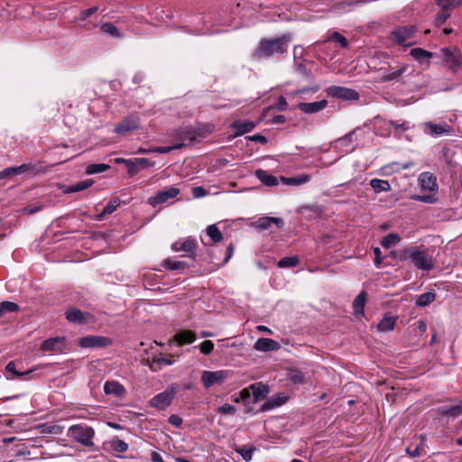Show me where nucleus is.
Wrapping results in <instances>:
<instances>
[{
  "instance_id": "obj_1",
  "label": "nucleus",
  "mask_w": 462,
  "mask_h": 462,
  "mask_svg": "<svg viewBox=\"0 0 462 462\" xmlns=\"http://www.w3.org/2000/svg\"><path fill=\"white\" fill-rule=\"evenodd\" d=\"M292 39V33L286 32L280 37L273 39H262L253 54L255 60L270 58L276 54H285L289 43Z\"/></svg>"
},
{
  "instance_id": "obj_2",
  "label": "nucleus",
  "mask_w": 462,
  "mask_h": 462,
  "mask_svg": "<svg viewBox=\"0 0 462 462\" xmlns=\"http://www.w3.org/2000/svg\"><path fill=\"white\" fill-rule=\"evenodd\" d=\"M203 137L199 130L187 125L168 131L165 134V142L172 144L174 150H179L193 145Z\"/></svg>"
},
{
  "instance_id": "obj_3",
  "label": "nucleus",
  "mask_w": 462,
  "mask_h": 462,
  "mask_svg": "<svg viewBox=\"0 0 462 462\" xmlns=\"http://www.w3.org/2000/svg\"><path fill=\"white\" fill-rule=\"evenodd\" d=\"M398 258L402 262L410 259L417 269L423 271H430L434 266L432 257L418 245L401 250Z\"/></svg>"
},
{
  "instance_id": "obj_4",
  "label": "nucleus",
  "mask_w": 462,
  "mask_h": 462,
  "mask_svg": "<svg viewBox=\"0 0 462 462\" xmlns=\"http://www.w3.org/2000/svg\"><path fill=\"white\" fill-rule=\"evenodd\" d=\"M68 436L87 448H93L95 430L88 425L74 424L68 429Z\"/></svg>"
},
{
  "instance_id": "obj_5",
  "label": "nucleus",
  "mask_w": 462,
  "mask_h": 462,
  "mask_svg": "<svg viewBox=\"0 0 462 462\" xmlns=\"http://www.w3.org/2000/svg\"><path fill=\"white\" fill-rule=\"evenodd\" d=\"M417 32L415 25L408 24L395 27L391 32L389 39L401 46H411L415 42L411 40Z\"/></svg>"
},
{
  "instance_id": "obj_6",
  "label": "nucleus",
  "mask_w": 462,
  "mask_h": 462,
  "mask_svg": "<svg viewBox=\"0 0 462 462\" xmlns=\"http://www.w3.org/2000/svg\"><path fill=\"white\" fill-rule=\"evenodd\" d=\"M178 385L171 383L163 392L156 394L148 402L151 407L156 408L158 411H164L171 405L177 393Z\"/></svg>"
},
{
  "instance_id": "obj_7",
  "label": "nucleus",
  "mask_w": 462,
  "mask_h": 462,
  "mask_svg": "<svg viewBox=\"0 0 462 462\" xmlns=\"http://www.w3.org/2000/svg\"><path fill=\"white\" fill-rule=\"evenodd\" d=\"M229 375L228 370L204 371L201 374V383L206 389H209L214 384H222Z\"/></svg>"
},
{
  "instance_id": "obj_8",
  "label": "nucleus",
  "mask_w": 462,
  "mask_h": 462,
  "mask_svg": "<svg viewBox=\"0 0 462 462\" xmlns=\"http://www.w3.org/2000/svg\"><path fill=\"white\" fill-rule=\"evenodd\" d=\"M357 129H354L348 134L342 137H339L334 141V149L342 154H346L355 151L356 144V133Z\"/></svg>"
},
{
  "instance_id": "obj_9",
  "label": "nucleus",
  "mask_w": 462,
  "mask_h": 462,
  "mask_svg": "<svg viewBox=\"0 0 462 462\" xmlns=\"http://www.w3.org/2000/svg\"><path fill=\"white\" fill-rule=\"evenodd\" d=\"M326 93L329 97L347 101H356L360 97L356 90L340 86H330L326 88Z\"/></svg>"
},
{
  "instance_id": "obj_10",
  "label": "nucleus",
  "mask_w": 462,
  "mask_h": 462,
  "mask_svg": "<svg viewBox=\"0 0 462 462\" xmlns=\"http://www.w3.org/2000/svg\"><path fill=\"white\" fill-rule=\"evenodd\" d=\"M112 339L104 336H86L79 340L83 348H105L112 345Z\"/></svg>"
},
{
  "instance_id": "obj_11",
  "label": "nucleus",
  "mask_w": 462,
  "mask_h": 462,
  "mask_svg": "<svg viewBox=\"0 0 462 462\" xmlns=\"http://www.w3.org/2000/svg\"><path fill=\"white\" fill-rule=\"evenodd\" d=\"M180 193V189L177 187H167L159 191L154 196L148 199V204L155 208L156 206L167 202L171 199L176 198Z\"/></svg>"
},
{
  "instance_id": "obj_12",
  "label": "nucleus",
  "mask_w": 462,
  "mask_h": 462,
  "mask_svg": "<svg viewBox=\"0 0 462 462\" xmlns=\"http://www.w3.org/2000/svg\"><path fill=\"white\" fill-rule=\"evenodd\" d=\"M64 315L69 323L78 325L87 324L92 319V315L89 312H83L76 307L68 308Z\"/></svg>"
},
{
  "instance_id": "obj_13",
  "label": "nucleus",
  "mask_w": 462,
  "mask_h": 462,
  "mask_svg": "<svg viewBox=\"0 0 462 462\" xmlns=\"http://www.w3.org/2000/svg\"><path fill=\"white\" fill-rule=\"evenodd\" d=\"M197 247V241L194 238L188 237L184 240H178L171 244V248L174 252L183 251L187 254L188 257L195 259Z\"/></svg>"
},
{
  "instance_id": "obj_14",
  "label": "nucleus",
  "mask_w": 462,
  "mask_h": 462,
  "mask_svg": "<svg viewBox=\"0 0 462 462\" xmlns=\"http://www.w3.org/2000/svg\"><path fill=\"white\" fill-rule=\"evenodd\" d=\"M139 127V118L135 116H131L116 124L114 131L118 134H125L126 133L137 130Z\"/></svg>"
},
{
  "instance_id": "obj_15",
  "label": "nucleus",
  "mask_w": 462,
  "mask_h": 462,
  "mask_svg": "<svg viewBox=\"0 0 462 462\" xmlns=\"http://www.w3.org/2000/svg\"><path fill=\"white\" fill-rule=\"evenodd\" d=\"M418 182L420 189L424 191L436 193L439 189L436 176L429 171L421 172L419 175Z\"/></svg>"
},
{
  "instance_id": "obj_16",
  "label": "nucleus",
  "mask_w": 462,
  "mask_h": 462,
  "mask_svg": "<svg viewBox=\"0 0 462 462\" xmlns=\"http://www.w3.org/2000/svg\"><path fill=\"white\" fill-rule=\"evenodd\" d=\"M65 347L66 338L64 337L48 338L41 345V350L53 353H61Z\"/></svg>"
},
{
  "instance_id": "obj_17",
  "label": "nucleus",
  "mask_w": 462,
  "mask_h": 462,
  "mask_svg": "<svg viewBox=\"0 0 462 462\" xmlns=\"http://www.w3.org/2000/svg\"><path fill=\"white\" fill-rule=\"evenodd\" d=\"M441 52L444 55L443 61L445 65L452 71L456 72L461 65V55L459 51L457 53L452 52L448 48L441 49Z\"/></svg>"
},
{
  "instance_id": "obj_18",
  "label": "nucleus",
  "mask_w": 462,
  "mask_h": 462,
  "mask_svg": "<svg viewBox=\"0 0 462 462\" xmlns=\"http://www.w3.org/2000/svg\"><path fill=\"white\" fill-rule=\"evenodd\" d=\"M257 125L254 121H242L236 120L230 125V128L235 130L234 137L244 135L245 134L252 132Z\"/></svg>"
},
{
  "instance_id": "obj_19",
  "label": "nucleus",
  "mask_w": 462,
  "mask_h": 462,
  "mask_svg": "<svg viewBox=\"0 0 462 462\" xmlns=\"http://www.w3.org/2000/svg\"><path fill=\"white\" fill-rule=\"evenodd\" d=\"M288 400V396L284 393L273 394L271 398L266 400L261 406L260 411L265 412L278 408L284 404Z\"/></svg>"
},
{
  "instance_id": "obj_20",
  "label": "nucleus",
  "mask_w": 462,
  "mask_h": 462,
  "mask_svg": "<svg viewBox=\"0 0 462 462\" xmlns=\"http://www.w3.org/2000/svg\"><path fill=\"white\" fill-rule=\"evenodd\" d=\"M408 69V65L405 63H398L395 68H391L390 70L383 74L380 78V82L385 83L393 80H398Z\"/></svg>"
},
{
  "instance_id": "obj_21",
  "label": "nucleus",
  "mask_w": 462,
  "mask_h": 462,
  "mask_svg": "<svg viewBox=\"0 0 462 462\" xmlns=\"http://www.w3.org/2000/svg\"><path fill=\"white\" fill-rule=\"evenodd\" d=\"M272 224H274L279 229L283 228L285 223L282 217H262L253 223V226L261 230L269 228Z\"/></svg>"
},
{
  "instance_id": "obj_22",
  "label": "nucleus",
  "mask_w": 462,
  "mask_h": 462,
  "mask_svg": "<svg viewBox=\"0 0 462 462\" xmlns=\"http://www.w3.org/2000/svg\"><path fill=\"white\" fill-rule=\"evenodd\" d=\"M254 349L262 352L277 351L281 345L274 339L261 337L254 344Z\"/></svg>"
},
{
  "instance_id": "obj_23",
  "label": "nucleus",
  "mask_w": 462,
  "mask_h": 462,
  "mask_svg": "<svg viewBox=\"0 0 462 462\" xmlns=\"http://www.w3.org/2000/svg\"><path fill=\"white\" fill-rule=\"evenodd\" d=\"M424 126L425 133L434 137L442 135L444 134H449L452 131L451 126L447 124L439 125L428 122L425 123Z\"/></svg>"
},
{
  "instance_id": "obj_24",
  "label": "nucleus",
  "mask_w": 462,
  "mask_h": 462,
  "mask_svg": "<svg viewBox=\"0 0 462 462\" xmlns=\"http://www.w3.org/2000/svg\"><path fill=\"white\" fill-rule=\"evenodd\" d=\"M328 105L326 99L315 101L310 103L300 102L298 104V108L305 114H314L323 110Z\"/></svg>"
},
{
  "instance_id": "obj_25",
  "label": "nucleus",
  "mask_w": 462,
  "mask_h": 462,
  "mask_svg": "<svg viewBox=\"0 0 462 462\" xmlns=\"http://www.w3.org/2000/svg\"><path fill=\"white\" fill-rule=\"evenodd\" d=\"M106 450L113 453H124L128 449V444L118 437H113L105 442Z\"/></svg>"
},
{
  "instance_id": "obj_26",
  "label": "nucleus",
  "mask_w": 462,
  "mask_h": 462,
  "mask_svg": "<svg viewBox=\"0 0 462 462\" xmlns=\"http://www.w3.org/2000/svg\"><path fill=\"white\" fill-rule=\"evenodd\" d=\"M250 389L252 390L254 403L265 399L270 392L269 386L262 383H252Z\"/></svg>"
},
{
  "instance_id": "obj_27",
  "label": "nucleus",
  "mask_w": 462,
  "mask_h": 462,
  "mask_svg": "<svg viewBox=\"0 0 462 462\" xmlns=\"http://www.w3.org/2000/svg\"><path fill=\"white\" fill-rule=\"evenodd\" d=\"M104 392L107 395L121 397L125 393V388L119 382L112 380L105 383Z\"/></svg>"
},
{
  "instance_id": "obj_28",
  "label": "nucleus",
  "mask_w": 462,
  "mask_h": 462,
  "mask_svg": "<svg viewBox=\"0 0 462 462\" xmlns=\"http://www.w3.org/2000/svg\"><path fill=\"white\" fill-rule=\"evenodd\" d=\"M255 177L264 185L269 187L277 186L279 184L278 179L270 174L267 171L258 169L255 171Z\"/></svg>"
},
{
  "instance_id": "obj_29",
  "label": "nucleus",
  "mask_w": 462,
  "mask_h": 462,
  "mask_svg": "<svg viewBox=\"0 0 462 462\" xmlns=\"http://www.w3.org/2000/svg\"><path fill=\"white\" fill-rule=\"evenodd\" d=\"M435 299L436 293L433 290H431L425 293L417 295L415 299V305L420 308H424L429 306L431 302H433Z\"/></svg>"
},
{
  "instance_id": "obj_30",
  "label": "nucleus",
  "mask_w": 462,
  "mask_h": 462,
  "mask_svg": "<svg viewBox=\"0 0 462 462\" xmlns=\"http://www.w3.org/2000/svg\"><path fill=\"white\" fill-rule=\"evenodd\" d=\"M281 182L285 185L299 186L307 183L310 180V176L308 174H300L295 177H283L280 178Z\"/></svg>"
},
{
  "instance_id": "obj_31",
  "label": "nucleus",
  "mask_w": 462,
  "mask_h": 462,
  "mask_svg": "<svg viewBox=\"0 0 462 462\" xmlns=\"http://www.w3.org/2000/svg\"><path fill=\"white\" fill-rule=\"evenodd\" d=\"M174 340L178 345L182 346L184 344H189L195 341L196 335L191 330H182L175 334Z\"/></svg>"
},
{
  "instance_id": "obj_32",
  "label": "nucleus",
  "mask_w": 462,
  "mask_h": 462,
  "mask_svg": "<svg viewBox=\"0 0 462 462\" xmlns=\"http://www.w3.org/2000/svg\"><path fill=\"white\" fill-rule=\"evenodd\" d=\"M411 56L420 63L429 62V60L433 56V53L422 48H413L410 51Z\"/></svg>"
},
{
  "instance_id": "obj_33",
  "label": "nucleus",
  "mask_w": 462,
  "mask_h": 462,
  "mask_svg": "<svg viewBox=\"0 0 462 462\" xmlns=\"http://www.w3.org/2000/svg\"><path fill=\"white\" fill-rule=\"evenodd\" d=\"M439 414L448 417H457L462 414L461 405L440 406L437 409Z\"/></svg>"
},
{
  "instance_id": "obj_34",
  "label": "nucleus",
  "mask_w": 462,
  "mask_h": 462,
  "mask_svg": "<svg viewBox=\"0 0 462 462\" xmlns=\"http://www.w3.org/2000/svg\"><path fill=\"white\" fill-rule=\"evenodd\" d=\"M369 2V0H340L335 4V8L337 10L352 9Z\"/></svg>"
},
{
  "instance_id": "obj_35",
  "label": "nucleus",
  "mask_w": 462,
  "mask_h": 462,
  "mask_svg": "<svg viewBox=\"0 0 462 462\" xmlns=\"http://www.w3.org/2000/svg\"><path fill=\"white\" fill-rule=\"evenodd\" d=\"M94 184V180L92 179H87L81 181H78L73 185L67 187L65 192L66 193H74L79 192L87 189Z\"/></svg>"
},
{
  "instance_id": "obj_36",
  "label": "nucleus",
  "mask_w": 462,
  "mask_h": 462,
  "mask_svg": "<svg viewBox=\"0 0 462 462\" xmlns=\"http://www.w3.org/2000/svg\"><path fill=\"white\" fill-rule=\"evenodd\" d=\"M256 448L252 445H243L235 448V451L238 453L245 462L252 460L253 454Z\"/></svg>"
},
{
  "instance_id": "obj_37",
  "label": "nucleus",
  "mask_w": 462,
  "mask_h": 462,
  "mask_svg": "<svg viewBox=\"0 0 462 462\" xmlns=\"http://www.w3.org/2000/svg\"><path fill=\"white\" fill-rule=\"evenodd\" d=\"M397 318L393 316H384L378 323L377 328L380 331H391L394 328Z\"/></svg>"
},
{
  "instance_id": "obj_38",
  "label": "nucleus",
  "mask_w": 462,
  "mask_h": 462,
  "mask_svg": "<svg viewBox=\"0 0 462 462\" xmlns=\"http://www.w3.org/2000/svg\"><path fill=\"white\" fill-rule=\"evenodd\" d=\"M370 186L376 193L391 190V185L389 181L385 180L373 179L370 180Z\"/></svg>"
},
{
  "instance_id": "obj_39",
  "label": "nucleus",
  "mask_w": 462,
  "mask_h": 462,
  "mask_svg": "<svg viewBox=\"0 0 462 462\" xmlns=\"http://www.w3.org/2000/svg\"><path fill=\"white\" fill-rule=\"evenodd\" d=\"M328 42H337L342 49H346L348 47L347 39L338 32H333L325 41H323L322 43L325 44Z\"/></svg>"
},
{
  "instance_id": "obj_40",
  "label": "nucleus",
  "mask_w": 462,
  "mask_h": 462,
  "mask_svg": "<svg viewBox=\"0 0 462 462\" xmlns=\"http://www.w3.org/2000/svg\"><path fill=\"white\" fill-rule=\"evenodd\" d=\"M366 300V292L362 291L354 300L353 309L356 314H364V307Z\"/></svg>"
},
{
  "instance_id": "obj_41",
  "label": "nucleus",
  "mask_w": 462,
  "mask_h": 462,
  "mask_svg": "<svg viewBox=\"0 0 462 462\" xmlns=\"http://www.w3.org/2000/svg\"><path fill=\"white\" fill-rule=\"evenodd\" d=\"M162 266L168 270H180L185 269L189 264L184 261H173L171 258L164 259L162 263Z\"/></svg>"
},
{
  "instance_id": "obj_42",
  "label": "nucleus",
  "mask_w": 462,
  "mask_h": 462,
  "mask_svg": "<svg viewBox=\"0 0 462 462\" xmlns=\"http://www.w3.org/2000/svg\"><path fill=\"white\" fill-rule=\"evenodd\" d=\"M100 30L102 31V32L108 34L111 37H114V38H121L122 37V33L120 32L118 28L116 26H115L112 23H105L101 24Z\"/></svg>"
},
{
  "instance_id": "obj_43",
  "label": "nucleus",
  "mask_w": 462,
  "mask_h": 462,
  "mask_svg": "<svg viewBox=\"0 0 462 462\" xmlns=\"http://www.w3.org/2000/svg\"><path fill=\"white\" fill-rule=\"evenodd\" d=\"M108 169H110V165H108V164L92 163V164H89L87 166L85 172L88 175H92V174L104 172V171H107Z\"/></svg>"
},
{
  "instance_id": "obj_44",
  "label": "nucleus",
  "mask_w": 462,
  "mask_h": 462,
  "mask_svg": "<svg viewBox=\"0 0 462 462\" xmlns=\"http://www.w3.org/2000/svg\"><path fill=\"white\" fill-rule=\"evenodd\" d=\"M401 241V237L396 233H390L383 237L381 240V245L384 248H389L393 245H396Z\"/></svg>"
},
{
  "instance_id": "obj_45",
  "label": "nucleus",
  "mask_w": 462,
  "mask_h": 462,
  "mask_svg": "<svg viewBox=\"0 0 462 462\" xmlns=\"http://www.w3.org/2000/svg\"><path fill=\"white\" fill-rule=\"evenodd\" d=\"M207 235L214 243H218L223 239V235L216 225H209L207 227Z\"/></svg>"
},
{
  "instance_id": "obj_46",
  "label": "nucleus",
  "mask_w": 462,
  "mask_h": 462,
  "mask_svg": "<svg viewBox=\"0 0 462 462\" xmlns=\"http://www.w3.org/2000/svg\"><path fill=\"white\" fill-rule=\"evenodd\" d=\"M451 15L450 10L440 8V11L436 14L434 23L437 27H440Z\"/></svg>"
},
{
  "instance_id": "obj_47",
  "label": "nucleus",
  "mask_w": 462,
  "mask_h": 462,
  "mask_svg": "<svg viewBox=\"0 0 462 462\" xmlns=\"http://www.w3.org/2000/svg\"><path fill=\"white\" fill-rule=\"evenodd\" d=\"M119 205H120V199L118 198L111 199L107 202V204L104 207V208L100 214V217H104L106 215H109V214L113 213L117 208V207Z\"/></svg>"
},
{
  "instance_id": "obj_48",
  "label": "nucleus",
  "mask_w": 462,
  "mask_h": 462,
  "mask_svg": "<svg viewBox=\"0 0 462 462\" xmlns=\"http://www.w3.org/2000/svg\"><path fill=\"white\" fill-rule=\"evenodd\" d=\"M299 263V258L297 256H287L283 257L277 263L279 268L294 267Z\"/></svg>"
},
{
  "instance_id": "obj_49",
  "label": "nucleus",
  "mask_w": 462,
  "mask_h": 462,
  "mask_svg": "<svg viewBox=\"0 0 462 462\" xmlns=\"http://www.w3.org/2000/svg\"><path fill=\"white\" fill-rule=\"evenodd\" d=\"M5 369H6V371L14 374L16 377H20V378H23V379L30 378L31 377L30 374L33 372L32 370H28V371H26L24 373H19L18 371H16L15 364L13 361L9 362L6 365Z\"/></svg>"
},
{
  "instance_id": "obj_50",
  "label": "nucleus",
  "mask_w": 462,
  "mask_h": 462,
  "mask_svg": "<svg viewBox=\"0 0 462 462\" xmlns=\"http://www.w3.org/2000/svg\"><path fill=\"white\" fill-rule=\"evenodd\" d=\"M439 8L452 10L461 5L462 0H435Z\"/></svg>"
},
{
  "instance_id": "obj_51",
  "label": "nucleus",
  "mask_w": 462,
  "mask_h": 462,
  "mask_svg": "<svg viewBox=\"0 0 462 462\" xmlns=\"http://www.w3.org/2000/svg\"><path fill=\"white\" fill-rule=\"evenodd\" d=\"M289 378L293 383L301 384L305 382L304 374L299 369H291L289 373Z\"/></svg>"
},
{
  "instance_id": "obj_52",
  "label": "nucleus",
  "mask_w": 462,
  "mask_h": 462,
  "mask_svg": "<svg viewBox=\"0 0 462 462\" xmlns=\"http://www.w3.org/2000/svg\"><path fill=\"white\" fill-rule=\"evenodd\" d=\"M411 199L416 201L429 204L435 203L438 200L434 195H414Z\"/></svg>"
},
{
  "instance_id": "obj_53",
  "label": "nucleus",
  "mask_w": 462,
  "mask_h": 462,
  "mask_svg": "<svg viewBox=\"0 0 462 462\" xmlns=\"http://www.w3.org/2000/svg\"><path fill=\"white\" fill-rule=\"evenodd\" d=\"M125 166L127 168V171H128L129 175H131V176L137 174V172L139 171V167H138V163L136 162V158L128 159Z\"/></svg>"
},
{
  "instance_id": "obj_54",
  "label": "nucleus",
  "mask_w": 462,
  "mask_h": 462,
  "mask_svg": "<svg viewBox=\"0 0 462 462\" xmlns=\"http://www.w3.org/2000/svg\"><path fill=\"white\" fill-rule=\"evenodd\" d=\"M199 350L204 355H209L214 349V344L211 340H205L199 346Z\"/></svg>"
},
{
  "instance_id": "obj_55",
  "label": "nucleus",
  "mask_w": 462,
  "mask_h": 462,
  "mask_svg": "<svg viewBox=\"0 0 462 462\" xmlns=\"http://www.w3.org/2000/svg\"><path fill=\"white\" fill-rule=\"evenodd\" d=\"M217 411L218 413H221V414H228V415H233L236 413V406L232 405V404H229V403H226L222 406H219L217 409Z\"/></svg>"
},
{
  "instance_id": "obj_56",
  "label": "nucleus",
  "mask_w": 462,
  "mask_h": 462,
  "mask_svg": "<svg viewBox=\"0 0 462 462\" xmlns=\"http://www.w3.org/2000/svg\"><path fill=\"white\" fill-rule=\"evenodd\" d=\"M0 305L2 306V310L5 312H14V311H17L19 310V306L14 303V302H12V301H2L0 303Z\"/></svg>"
},
{
  "instance_id": "obj_57",
  "label": "nucleus",
  "mask_w": 462,
  "mask_h": 462,
  "mask_svg": "<svg viewBox=\"0 0 462 462\" xmlns=\"http://www.w3.org/2000/svg\"><path fill=\"white\" fill-rule=\"evenodd\" d=\"M173 150H174V148H173L172 144L170 143L169 145H165V146H156V147L151 148L150 152L160 153V154H165V153L171 152Z\"/></svg>"
},
{
  "instance_id": "obj_58",
  "label": "nucleus",
  "mask_w": 462,
  "mask_h": 462,
  "mask_svg": "<svg viewBox=\"0 0 462 462\" xmlns=\"http://www.w3.org/2000/svg\"><path fill=\"white\" fill-rule=\"evenodd\" d=\"M42 208V204H36V205H28L23 208V211L26 214L32 215L39 211H41Z\"/></svg>"
},
{
  "instance_id": "obj_59",
  "label": "nucleus",
  "mask_w": 462,
  "mask_h": 462,
  "mask_svg": "<svg viewBox=\"0 0 462 462\" xmlns=\"http://www.w3.org/2000/svg\"><path fill=\"white\" fill-rule=\"evenodd\" d=\"M136 162L138 163L139 170L152 167L154 165V162H151L147 158H136Z\"/></svg>"
},
{
  "instance_id": "obj_60",
  "label": "nucleus",
  "mask_w": 462,
  "mask_h": 462,
  "mask_svg": "<svg viewBox=\"0 0 462 462\" xmlns=\"http://www.w3.org/2000/svg\"><path fill=\"white\" fill-rule=\"evenodd\" d=\"M97 10H98L97 6H93L91 8L87 9V10H83L80 13V14H79L80 20H82V21L87 20L89 16L94 14Z\"/></svg>"
},
{
  "instance_id": "obj_61",
  "label": "nucleus",
  "mask_w": 462,
  "mask_h": 462,
  "mask_svg": "<svg viewBox=\"0 0 462 462\" xmlns=\"http://www.w3.org/2000/svg\"><path fill=\"white\" fill-rule=\"evenodd\" d=\"M234 251H235L234 245L233 244L228 245L226 249V256H225L222 263L219 266L225 265L231 259V257L234 254Z\"/></svg>"
},
{
  "instance_id": "obj_62",
  "label": "nucleus",
  "mask_w": 462,
  "mask_h": 462,
  "mask_svg": "<svg viewBox=\"0 0 462 462\" xmlns=\"http://www.w3.org/2000/svg\"><path fill=\"white\" fill-rule=\"evenodd\" d=\"M192 196L196 199L202 198L208 194V191L201 186H197L192 189Z\"/></svg>"
},
{
  "instance_id": "obj_63",
  "label": "nucleus",
  "mask_w": 462,
  "mask_h": 462,
  "mask_svg": "<svg viewBox=\"0 0 462 462\" xmlns=\"http://www.w3.org/2000/svg\"><path fill=\"white\" fill-rule=\"evenodd\" d=\"M392 126L394 127L396 132H405L409 129L408 125L405 122L398 123L395 121H390L389 122Z\"/></svg>"
},
{
  "instance_id": "obj_64",
  "label": "nucleus",
  "mask_w": 462,
  "mask_h": 462,
  "mask_svg": "<svg viewBox=\"0 0 462 462\" xmlns=\"http://www.w3.org/2000/svg\"><path fill=\"white\" fill-rule=\"evenodd\" d=\"M246 138L252 142L259 143L261 144H265L268 142L267 138L260 134L247 136Z\"/></svg>"
}]
</instances>
